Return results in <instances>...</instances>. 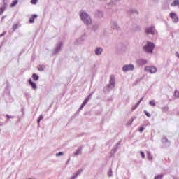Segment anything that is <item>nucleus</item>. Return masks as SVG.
Instances as JSON below:
<instances>
[{
    "instance_id": "nucleus-44",
    "label": "nucleus",
    "mask_w": 179,
    "mask_h": 179,
    "mask_svg": "<svg viewBox=\"0 0 179 179\" xmlns=\"http://www.w3.org/2000/svg\"><path fill=\"white\" fill-rule=\"evenodd\" d=\"M99 1H108V0H99Z\"/></svg>"
},
{
    "instance_id": "nucleus-19",
    "label": "nucleus",
    "mask_w": 179,
    "mask_h": 179,
    "mask_svg": "<svg viewBox=\"0 0 179 179\" xmlns=\"http://www.w3.org/2000/svg\"><path fill=\"white\" fill-rule=\"evenodd\" d=\"M19 1H17V0H14V1H13V2H12V3L10 4V8H15V6H17V3H18Z\"/></svg>"
},
{
    "instance_id": "nucleus-36",
    "label": "nucleus",
    "mask_w": 179,
    "mask_h": 179,
    "mask_svg": "<svg viewBox=\"0 0 179 179\" xmlns=\"http://www.w3.org/2000/svg\"><path fill=\"white\" fill-rule=\"evenodd\" d=\"M17 24H13V30H16V29H17Z\"/></svg>"
},
{
    "instance_id": "nucleus-39",
    "label": "nucleus",
    "mask_w": 179,
    "mask_h": 179,
    "mask_svg": "<svg viewBox=\"0 0 179 179\" xmlns=\"http://www.w3.org/2000/svg\"><path fill=\"white\" fill-rule=\"evenodd\" d=\"M175 55L179 59V53H178V52H176L175 53Z\"/></svg>"
},
{
    "instance_id": "nucleus-1",
    "label": "nucleus",
    "mask_w": 179,
    "mask_h": 179,
    "mask_svg": "<svg viewBox=\"0 0 179 179\" xmlns=\"http://www.w3.org/2000/svg\"><path fill=\"white\" fill-rule=\"evenodd\" d=\"M80 17L81 18L82 22H83V23L87 26L92 24V17H90V15H89L85 11H80Z\"/></svg>"
},
{
    "instance_id": "nucleus-22",
    "label": "nucleus",
    "mask_w": 179,
    "mask_h": 179,
    "mask_svg": "<svg viewBox=\"0 0 179 179\" xmlns=\"http://www.w3.org/2000/svg\"><path fill=\"white\" fill-rule=\"evenodd\" d=\"M149 104L151 107H156V102L155 101H150Z\"/></svg>"
},
{
    "instance_id": "nucleus-25",
    "label": "nucleus",
    "mask_w": 179,
    "mask_h": 179,
    "mask_svg": "<svg viewBox=\"0 0 179 179\" xmlns=\"http://www.w3.org/2000/svg\"><path fill=\"white\" fill-rule=\"evenodd\" d=\"M96 15L99 16V17H103V11L98 10L96 12Z\"/></svg>"
},
{
    "instance_id": "nucleus-43",
    "label": "nucleus",
    "mask_w": 179,
    "mask_h": 179,
    "mask_svg": "<svg viewBox=\"0 0 179 179\" xmlns=\"http://www.w3.org/2000/svg\"><path fill=\"white\" fill-rule=\"evenodd\" d=\"M142 100H143V97H142L141 99H140V101H140V103L142 101Z\"/></svg>"
},
{
    "instance_id": "nucleus-13",
    "label": "nucleus",
    "mask_w": 179,
    "mask_h": 179,
    "mask_svg": "<svg viewBox=\"0 0 179 179\" xmlns=\"http://www.w3.org/2000/svg\"><path fill=\"white\" fill-rule=\"evenodd\" d=\"M29 83L30 86H31V88L33 89V90H37V84H36V83L33 82L31 80V79L29 80Z\"/></svg>"
},
{
    "instance_id": "nucleus-41",
    "label": "nucleus",
    "mask_w": 179,
    "mask_h": 179,
    "mask_svg": "<svg viewBox=\"0 0 179 179\" xmlns=\"http://www.w3.org/2000/svg\"><path fill=\"white\" fill-rule=\"evenodd\" d=\"M2 36H5V32L3 33V34H1L0 35V37H2Z\"/></svg>"
},
{
    "instance_id": "nucleus-11",
    "label": "nucleus",
    "mask_w": 179,
    "mask_h": 179,
    "mask_svg": "<svg viewBox=\"0 0 179 179\" xmlns=\"http://www.w3.org/2000/svg\"><path fill=\"white\" fill-rule=\"evenodd\" d=\"M7 8H8V3L3 1V5L0 8V15H2V13H3V12L5 11L6 9H7Z\"/></svg>"
},
{
    "instance_id": "nucleus-9",
    "label": "nucleus",
    "mask_w": 179,
    "mask_h": 179,
    "mask_svg": "<svg viewBox=\"0 0 179 179\" xmlns=\"http://www.w3.org/2000/svg\"><path fill=\"white\" fill-rule=\"evenodd\" d=\"M93 96V92L91 93L85 99V101L83 102V103L81 104L80 108H79V110L80 111V110H82L83 108V107H85V106H86L87 104V103H89V100H90V99H92V96Z\"/></svg>"
},
{
    "instance_id": "nucleus-21",
    "label": "nucleus",
    "mask_w": 179,
    "mask_h": 179,
    "mask_svg": "<svg viewBox=\"0 0 179 179\" xmlns=\"http://www.w3.org/2000/svg\"><path fill=\"white\" fill-rule=\"evenodd\" d=\"M45 68V66H44V65L38 66V71H40V72H43V71H44Z\"/></svg>"
},
{
    "instance_id": "nucleus-37",
    "label": "nucleus",
    "mask_w": 179,
    "mask_h": 179,
    "mask_svg": "<svg viewBox=\"0 0 179 179\" xmlns=\"http://www.w3.org/2000/svg\"><path fill=\"white\" fill-rule=\"evenodd\" d=\"M134 122V119H132L131 120H130L128 123V125H132V123Z\"/></svg>"
},
{
    "instance_id": "nucleus-26",
    "label": "nucleus",
    "mask_w": 179,
    "mask_h": 179,
    "mask_svg": "<svg viewBox=\"0 0 179 179\" xmlns=\"http://www.w3.org/2000/svg\"><path fill=\"white\" fill-rule=\"evenodd\" d=\"M108 176L109 177H113V169L111 168H110V169H109V171L108 173Z\"/></svg>"
},
{
    "instance_id": "nucleus-17",
    "label": "nucleus",
    "mask_w": 179,
    "mask_h": 179,
    "mask_svg": "<svg viewBox=\"0 0 179 179\" xmlns=\"http://www.w3.org/2000/svg\"><path fill=\"white\" fill-rule=\"evenodd\" d=\"M32 78H33V80H35V82H37V80H38V79H40V77L38 76V75L34 73L32 75Z\"/></svg>"
},
{
    "instance_id": "nucleus-18",
    "label": "nucleus",
    "mask_w": 179,
    "mask_h": 179,
    "mask_svg": "<svg viewBox=\"0 0 179 179\" xmlns=\"http://www.w3.org/2000/svg\"><path fill=\"white\" fill-rule=\"evenodd\" d=\"M179 0H174L173 2L171 4V6H178Z\"/></svg>"
},
{
    "instance_id": "nucleus-32",
    "label": "nucleus",
    "mask_w": 179,
    "mask_h": 179,
    "mask_svg": "<svg viewBox=\"0 0 179 179\" xmlns=\"http://www.w3.org/2000/svg\"><path fill=\"white\" fill-rule=\"evenodd\" d=\"M37 2H38V0H31V3L32 5H37Z\"/></svg>"
},
{
    "instance_id": "nucleus-5",
    "label": "nucleus",
    "mask_w": 179,
    "mask_h": 179,
    "mask_svg": "<svg viewBox=\"0 0 179 179\" xmlns=\"http://www.w3.org/2000/svg\"><path fill=\"white\" fill-rule=\"evenodd\" d=\"M145 33L146 34H152V36H155V34H157V31H156L155 26L152 25L145 29Z\"/></svg>"
},
{
    "instance_id": "nucleus-30",
    "label": "nucleus",
    "mask_w": 179,
    "mask_h": 179,
    "mask_svg": "<svg viewBox=\"0 0 179 179\" xmlns=\"http://www.w3.org/2000/svg\"><path fill=\"white\" fill-rule=\"evenodd\" d=\"M162 109L163 113H167V111H169V107H167V106H165V107L162 108Z\"/></svg>"
},
{
    "instance_id": "nucleus-14",
    "label": "nucleus",
    "mask_w": 179,
    "mask_h": 179,
    "mask_svg": "<svg viewBox=\"0 0 179 179\" xmlns=\"http://www.w3.org/2000/svg\"><path fill=\"white\" fill-rule=\"evenodd\" d=\"M79 155H82V147L78 148L76 152H73L74 156H79Z\"/></svg>"
},
{
    "instance_id": "nucleus-46",
    "label": "nucleus",
    "mask_w": 179,
    "mask_h": 179,
    "mask_svg": "<svg viewBox=\"0 0 179 179\" xmlns=\"http://www.w3.org/2000/svg\"><path fill=\"white\" fill-rule=\"evenodd\" d=\"M82 37H85V35H83Z\"/></svg>"
},
{
    "instance_id": "nucleus-28",
    "label": "nucleus",
    "mask_w": 179,
    "mask_h": 179,
    "mask_svg": "<svg viewBox=\"0 0 179 179\" xmlns=\"http://www.w3.org/2000/svg\"><path fill=\"white\" fill-rule=\"evenodd\" d=\"M163 178V175H157L155 176L154 179H162Z\"/></svg>"
},
{
    "instance_id": "nucleus-35",
    "label": "nucleus",
    "mask_w": 179,
    "mask_h": 179,
    "mask_svg": "<svg viewBox=\"0 0 179 179\" xmlns=\"http://www.w3.org/2000/svg\"><path fill=\"white\" fill-rule=\"evenodd\" d=\"M140 153H141V155L142 158H143V159H145V152L141 151Z\"/></svg>"
},
{
    "instance_id": "nucleus-16",
    "label": "nucleus",
    "mask_w": 179,
    "mask_h": 179,
    "mask_svg": "<svg viewBox=\"0 0 179 179\" xmlns=\"http://www.w3.org/2000/svg\"><path fill=\"white\" fill-rule=\"evenodd\" d=\"M38 15L36 14L32 15V16L29 18V23H34V19H37Z\"/></svg>"
},
{
    "instance_id": "nucleus-20",
    "label": "nucleus",
    "mask_w": 179,
    "mask_h": 179,
    "mask_svg": "<svg viewBox=\"0 0 179 179\" xmlns=\"http://www.w3.org/2000/svg\"><path fill=\"white\" fill-rule=\"evenodd\" d=\"M147 157L148 160H153V157L152 156V154L150 153V151L147 152Z\"/></svg>"
},
{
    "instance_id": "nucleus-45",
    "label": "nucleus",
    "mask_w": 179,
    "mask_h": 179,
    "mask_svg": "<svg viewBox=\"0 0 179 179\" xmlns=\"http://www.w3.org/2000/svg\"><path fill=\"white\" fill-rule=\"evenodd\" d=\"M2 19H5V17H3Z\"/></svg>"
},
{
    "instance_id": "nucleus-6",
    "label": "nucleus",
    "mask_w": 179,
    "mask_h": 179,
    "mask_svg": "<svg viewBox=\"0 0 179 179\" xmlns=\"http://www.w3.org/2000/svg\"><path fill=\"white\" fill-rule=\"evenodd\" d=\"M63 45L64 44L62 43V42L61 41L58 42L57 44L56 45V47L53 50L52 54L54 55H55V54H58V52H59V51L62 50Z\"/></svg>"
},
{
    "instance_id": "nucleus-23",
    "label": "nucleus",
    "mask_w": 179,
    "mask_h": 179,
    "mask_svg": "<svg viewBox=\"0 0 179 179\" xmlns=\"http://www.w3.org/2000/svg\"><path fill=\"white\" fill-rule=\"evenodd\" d=\"M139 104H141V101H138V102L135 105V106H134V107L132 108V110L134 111V110H136V108H138V107H139Z\"/></svg>"
},
{
    "instance_id": "nucleus-2",
    "label": "nucleus",
    "mask_w": 179,
    "mask_h": 179,
    "mask_svg": "<svg viewBox=\"0 0 179 179\" xmlns=\"http://www.w3.org/2000/svg\"><path fill=\"white\" fill-rule=\"evenodd\" d=\"M115 87V78L113 76H110V79L109 81V85H108L104 89L103 92L107 93V92H110V90H113Z\"/></svg>"
},
{
    "instance_id": "nucleus-12",
    "label": "nucleus",
    "mask_w": 179,
    "mask_h": 179,
    "mask_svg": "<svg viewBox=\"0 0 179 179\" xmlns=\"http://www.w3.org/2000/svg\"><path fill=\"white\" fill-rule=\"evenodd\" d=\"M103 50L102 48L97 47L96 48L94 52H95V55L99 56V55H101V54L103 53Z\"/></svg>"
},
{
    "instance_id": "nucleus-47",
    "label": "nucleus",
    "mask_w": 179,
    "mask_h": 179,
    "mask_svg": "<svg viewBox=\"0 0 179 179\" xmlns=\"http://www.w3.org/2000/svg\"><path fill=\"white\" fill-rule=\"evenodd\" d=\"M178 115H179V113H178Z\"/></svg>"
},
{
    "instance_id": "nucleus-3",
    "label": "nucleus",
    "mask_w": 179,
    "mask_h": 179,
    "mask_svg": "<svg viewBox=\"0 0 179 179\" xmlns=\"http://www.w3.org/2000/svg\"><path fill=\"white\" fill-rule=\"evenodd\" d=\"M155 48V44L152 42H148V43L144 45L143 50L148 54H152L153 52V50Z\"/></svg>"
},
{
    "instance_id": "nucleus-4",
    "label": "nucleus",
    "mask_w": 179,
    "mask_h": 179,
    "mask_svg": "<svg viewBox=\"0 0 179 179\" xmlns=\"http://www.w3.org/2000/svg\"><path fill=\"white\" fill-rule=\"evenodd\" d=\"M134 70H135V65H134L132 64H125L122 68V72H124V73L131 72Z\"/></svg>"
},
{
    "instance_id": "nucleus-31",
    "label": "nucleus",
    "mask_w": 179,
    "mask_h": 179,
    "mask_svg": "<svg viewBox=\"0 0 179 179\" xmlns=\"http://www.w3.org/2000/svg\"><path fill=\"white\" fill-rule=\"evenodd\" d=\"M144 113L145 114V115L148 117L150 118V117H152V115H150V113H148V111L145 110Z\"/></svg>"
},
{
    "instance_id": "nucleus-29",
    "label": "nucleus",
    "mask_w": 179,
    "mask_h": 179,
    "mask_svg": "<svg viewBox=\"0 0 179 179\" xmlns=\"http://www.w3.org/2000/svg\"><path fill=\"white\" fill-rule=\"evenodd\" d=\"M174 96H175V97H177L178 99H179V92H178V90H176L174 92Z\"/></svg>"
},
{
    "instance_id": "nucleus-8",
    "label": "nucleus",
    "mask_w": 179,
    "mask_h": 179,
    "mask_svg": "<svg viewBox=\"0 0 179 179\" xmlns=\"http://www.w3.org/2000/svg\"><path fill=\"white\" fill-rule=\"evenodd\" d=\"M136 63L138 66H143L144 65H148V59L139 58L136 59Z\"/></svg>"
},
{
    "instance_id": "nucleus-40",
    "label": "nucleus",
    "mask_w": 179,
    "mask_h": 179,
    "mask_svg": "<svg viewBox=\"0 0 179 179\" xmlns=\"http://www.w3.org/2000/svg\"><path fill=\"white\" fill-rule=\"evenodd\" d=\"M6 117L7 118H13V117L9 116L8 115H6Z\"/></svg>"
},
{
    "instance_id": "nucleus-34",
    "label": "nucleus",
    "mask_w": 179,
    "mask_h": 179,
    "mask_svg": "<svg viewBox=\"0 0 179 179\" xmlns=\"http://www.w3.org/2000/svg\"><path fill=\"white\" fill-rule=\"evenodd\" d=\"M117 1L118 0H111V2L110 3V5H115V3L117 2Z\"/></svg>"
},
{
    "instance_id": "nucleus-42",
    "label": "nucleus",
    "mask_w": 179,
    "mask_h": 179,
    "mask_svg": "<svg viewBox=\"0 0 179 179\" xmlns=\"http://www.w3.org/2000/svg\"><path fill=\"white\" fill-rule=\"evenodd\" d=\"M113 150L114 152H116L117 151V148H114Z\"/></svg>"
},
{
    "instance_id": "nucleus-38",
    "label": "nucleus",
    "mask_w": 179,
    "mask_h": 179,
    "mask_svg": "<svg viewBox=\"0 0 179 179\" xmlns=\"http://www.w3.org/2000/svg\"><path fill=\"white\" fill-rule=\"evenodd\" d=\"M144 129H145V128L141 127V128L139 129V132H141V133L143 132V130H144Z\"/></svg>"
},
{
    "instance_id": "nucleus-7",
    "label": "nucleus",
    "mask_w": 179,
    "mask_h": 179,
    "mask_svg": "<svg viewBox=\"0 0 179 179\" xmlns=\"http://www.w3.org/2000/svg\"><path fill=\"white\" fill-rule=\"evenodd\" d=\"M144 71L145 72H149L150 73H156V72H157V68H156L155 66H145L144 68Z\"/></svg>"
},
{
    "instance_id": "nucleus-33",
    "label": "nucleus",
    "mask_w": 179,
    "mask_h": 179,
    "mask_svg": "<svg viewBox=\"0 0 179 179\" xmlns=\"http://www.w3.org/2000/svg\"><path fill=\"white\" fill-rule=\"evenodd\" d=\"M56 156H57V157H58L59 156H64V152H59L56 154Z\"/></svg>"
},
{
    "instance_id": "nucleus-27",
    "label": "nucleus",
    "mask_w": 179,
    "mask_h": 179,
    "mask_svg": "<svg viewBox=\"0 0 179 179\" xmlns=\"http://www.w3.org/2000/svg\"><path fill=\"white\" fill-rule=\"evenodd\" d=\"M43 118H44V116H43L42 115H41L39 116V118L37 120V122H38V125H40V121H41V120H43Z\"/></svg>"
},
{
    "instance_id": "nucleus-24",
    "label": "nucleus",
    "mask_w": 179,
    "mask_h": 179,
    "mask_svg": "<svg viewBox=\"0 0 179 179\" xmlns=\"http://www.w3.org/2000/svg\"><path fill=\"white\" fill-rule=\"evenodd\" d=\"M162 143H164V144L169 143V140L167 139V138H163L162 139Z\"/></svg>"
},
{
    "instance_id": "nucleus-10",
    "label": "nucleus",
    "mask_w": 179,
    "mask_h": 179,
    "mask_svg": "<svg viewBox=\"0 0 179 179\" xmlns=\"http://www.w3.org/2000/svg\"><path fill=\"white\" fill-rule=\"evenodd\" d=\"M170 17H171L173 23H177V22H178V17H177V15H176V13H171Z\"/></svg>"
},
{
    "instance_id": "nucleus-15",
    "label": "nucleus",
    "mask_w": 179,
    "mask_h": 179,
    "mask_svg": "<svg viewBox=\"0 0 179 179\" xmlns=\"http://www.w3.org/2000/svg\"><path fill=\"white\" fill-rule=\"evenodd\" d=\"M111 27L113 30H118V24L116 22H111Z\"/></svg>"
}]
</instances>
